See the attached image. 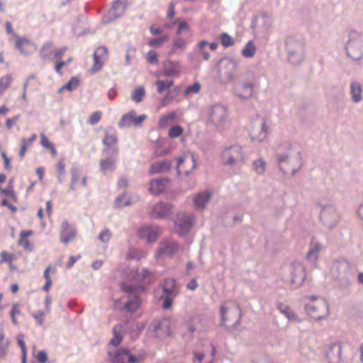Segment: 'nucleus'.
I'll return each instance as SVG.
<instances>
[{
    "label": "nucleus",
    "mask_w": 363,
    "mask_h": 363,
    "mask_svg": "<svg viewBox=\"0 0 363 363\" xmlns=\"http://www.w3.org/2000/svg\"><path fill=\"white\" fill-rule=\"evenodd\" d=\"M208 122L217 128H222L228 122V111L223 106L214 105L208 113Z\"/></svg>",
    "instance_id": "f257e3e1"
},
{
    "label": "nucleus",
    "mask_w": 363,
    "mask_h": 363,
    "mask_svg": "<svg viewBox=\"0 0 363 363\" xmlns=\"http://www.w3.org/2000/svg\"><path fill=\"white\" fill-rule=\"evenodd\" d=\"M196 166V158L191 152H185L177 159V170L179 174L188 175Z\"/></svg>",
    "instance_id": "f03ea898"
},
{
    "label": "nucleus",
    "mask_w": 363,
    "mask_h": 363,
    "mask_svg": "<svg viewBox=\"0 0 363 363\" xmlns=\"http://www.w3.org/2000/svg\"><path fill=\"white\" fill-rule=\"evenodd\" d=\"M173 80H162L157 79L155 82L157 92L162 94L164 91H168L167 93L162 98L160 101V106L165 107L172 104L176 99V95H174L169 91L170 87L173 86Z\"/></svg>",
    "instance_id": "7ed1b4c3"
},
{
    "label": "nucleus",
    "mask_w": 363,
    "mask_h": 363,
    "mask_svg": "<svg viewBox=\"0 0 363 363\" xmlns=\"http://www.w3.org/2000/svg\"><path fill=\"white\" fill-rule=\"evenodd\" d=\"M220 314L223 325H225V323L230 320L236 323L239 320L240 317V311L238 306L230 301L225 302L221 306Z\"/></svg>",
    "instance_id": "20e7f679"
},
{
    "label": "nucleus",
    "mask_w": 363,
    "mask_h": 363,
    "mask_svg": "<svg viewBox=\"0 0 363 363\" xmlns=\"http://www.w3.org/2000/svg\"><path fill=\"white\" fill-rule=\"evenodd\" d=\"M308 313L315 320H320L329 313V306L324 299L320 298L316 303H311L305 306Z\"/></svg>",
    "instance_id": "39448f33"
},
{
    "label": "nucleus",
    "mask_w": 363,
    "mask_h": 363,
    "mask_svg": "<svg viewBox=\"0 0 363 363\" xmlns=\"http://www.w3.org/2000/svg\"><path fill=\"white\" fill-rule=\"evenodd\" d=\"M146 118L147 116L145 114L136 116V112L131 110L122 116L118 122V126L121 128L140 127Z\"/></svg>",
    "instance_id": "423d86ee"
},
{
    "label": "nucleus",
    "mask_w": 363,
    "mask_h": 363,
    "mask_svg": "<svg viewBox=\"0 0 363 363\" xmlns=\"http://www.w3.org/2000/svg\"><path fill=\"white\" fill-rule=\"evenodd\" d=\"M59 235L60 241L64 245H67L69 242L76 239L77 231L73 225L69 224L67 220H64L60 225Z\"/></svg>",
    "instance_id": "0eeeda50"
},
{
    "label": "nucleus",
    "mask_w": 363,
    "mask_h": 363,
    "mask_svg": "<svg viewBox=\"0 0 363 363\" xmlns=\"http://www.w3.org/2000/svg\"><path fill=\"white\" fill-rule=\"evenodd\" d=\"M108 56V51L107 48L105 46L98 47L93 54L94 63L89 69V72L91 74H95L96 72L100 71L102 69L105 62L107 60Z\"/></svg>",
    "instance_id": "6e6552de"
},
{
    "label": "nucleus",
    "mask_w": 363,
    "mask_h": 363,
    "mask_svg": "<svg viewBox=\"0 0 363 363\" xmlns=\"http://www.w3.org/2000/svg\"><path fill=\"white\" fill-rule=\"evenodd\" d=\"M111 363H138L140 357H138L130 354L128 349H121L118 350L113 355L111 352L108 353Z\"/></svg>",
    "instance_id": "1a4fd4ad"
},
{
    "label": "nucleus",
    "mask_w": 363,
    "mask_h": 363,
    "mask_svg": "<svg viewBox=\"0 0 363 363\" xmlns=\"http://www.w3.org/2000/svg\"><path fill=\"white\" fill-rule=\"evenodd\" d=\"M219 75L225 82H231L233 80L234 74L236 70V65L230 60H221L220 61Z\"/></svg>",
    "instance_id": "9d476101"
},
{
    "label": "nucleus",
    "mask_w": 363,
    "mask_h": 363,
    "mask_svg": "<svg viewBox=\"0 0 363 363\" xmlns=\"http://www.w3.org/2000/svg\"><path fill=\"white\" fill-rule=\"evenodd\" d=\"M173 206L163 202L157 203L149 210L148 214L154 218H166L172 213Z\"/></svg>",
    "instance_id": "9b49d317"
},
{
    "label": "nucleus",
    "mask_w": 363,
    "mask_h": 363,
    "mask_svg": "<svg viewBox=\"0 0 363 363\" xmlns=\"http://www.w3.org/2000/svg\"><path fill=\"white\" fill-rule=\"evenodd\" d=\"M178 248L177 243L174 241H162L159 244L155 257L158 259L163 256H171L177 252Z\"/></svg>",
    "instance_id": "f8f14e48"
},
{
    "label": "nucleus",
    "mask_w": 363,
    "mask_h": 363,
    "mask_svg": "<svg viewBox=\"0 0 363 363\" xmlns=\"http://www.w3.org/2000/svg\"><path fill=\"white\" fill-rule=\"evenodd\" d=\"M242 151L239 145H233L223 152V160L225 164H232L242 158Z\"/></svg>",
    "instance_id": "ddd939ff"
},
{
    "label": "nucleus",
    "mask_w": 363,
    "mask_h": 363,
    "mask_svg": "<svg viewBox=\"0 0 363 363\" xmlns=\"http://www.w3.org/2000/svg\"><path fill=\"white\" fill-rule=\"evenodd\" d=\"M194 220L192 215H187L183 212L177 213L175 224L179 226L180 235L186 233L191 229Z\"/></svg>",
    "instance_id": "4468645a"
},
{
    "label": "nucleus",
    "mask_w": 363,
    "mask_h": 363,
    "mask_svg": "<svg viewBox=\"0 0 363 363\" xmlns=\"http://www.w3.org/2000/svg\"><path fill=\"white\" fill-rule=\"evenodd\" d=\"M208 325V320L203 316H194L190 318L186 323L187 330L193 333L194 332L204 331Z\"/></svg>",
    "instance_id": "2eb2a0df"
},
{
    "label": "nucleus",
    "mask_w": 363,
    "mask_h": 363,
    "mask_svg": "<svg viewBox=\"0 0 363 363\" xmlns=\"http://www.w3.org/2000/svg\"><path fill=\"white\" fill-rule=\"evenodd\" d=\"M160 233V230L156 226H143L138 230V237L140 239L145 240L148 242H155L157 239Z\"/></svg>",
    "instance_id": "dca6fc26"
},
{
    "label": "nucleus",
    "mask_w": 363,
    "mask_h": 363,
    "mask_svg": "<svg viewBox=\"0 0 363 363\" xmlns=\"http://www.w3.org/2000/svg\"><path fill=\"white\" fill-rule=\"evenodd\" d=\"M16 48L23 55H30L33 53L37 47L30 40L26 37H16L15 43Z\"/></svg>",
    "instance_id": "f3484780"
},
{
    "label": "nucleus",
    "mask_w": 363,
    "mask_h": 363,
    "mask_svg": "<svg viewBox=\"0 0 363 363\" xmlns=\"http://www.w3.org/2000/svg\"><path fill=\"white\" fill-rule=\"evenodd\" d=\"M267 124L264 120H262L257 125L252 126L250 130L251 139L258 142L263 141L267 138Z\"/></svg>",
    "instance_id": "a211bd4d"
},
{
    "label": "nucleus",
    "mask_w": 363,
    "mask_h": 363,
    "mask_svg": "<svg viewBox=\"0 0 363 363\" xmlns=\"http://www.w3.org/2000/svg\"><path fill=\"white\" fill-rule=\"evenodd\" d=\"M170 180L169 179H155L150 182L149 191L152 194L158 195L169 188Z\"/></svg>",
    "instance_id": "6ab92c4d"
},
{
    "label": "nucleus",
    "mask_w": 363,
    "mask_h": 363,
    "mask_svg": "<svg viewBox=\"0 0 363 363\" xmlns=\"http://www.w3.org/2000/svg\"><path fill=\"white\" fill-rule=\"evenodd\" d=\"M163 76L174 77L178 76L182 72V66L178 61L165 60L162 67Z\"/></svg>",
    "instance_id": "aec40b11"
},
{
    "label": "nucleus",
    "mask_w": 363,
    "mask_h": 363,
    "mask_svg": "<svg viewBox=\"0 0 363 363\" xmlns=\"http://www.w3.org/2000/svg\"><path fill=\"white\" fill-rule=\"evenodd\" d=\"M103 144L106 146V150L107 149L113 148V154L117 155L118 152V149L116 145L118 144V137L116 132L113 130H106L105 131V136L102 141Z\"/></svg>",
    "instance_id": "412c9836"
},
{
    "label": "nucleus",
    "mask_w": 363,
    "mask_h": 363,
    "mask_svg": "<svg viewBox=\"0 0 363 363\" xmlns=\"http://www.w3.org/2000/svg\"><path fill=\"white\" fill-rule=\"evenodd\" d=\"M291 282L296 286H300L305 279L304 267L301 264H294L291 267Z\"/></svg>",
    "instance_id": "4be33fe9"
},
{
    "label": "nucleus",
    "mask_w": 363,
    "mask_h": 363,
    "mask_svg": "<svg viewBox=\"0 0 363 363\" xmlns=\"http://www.w3.org/2000/svg\"><path fill=\"white\" fill-rule=\"evenodd\" d=\"M121 303L124 304L123 310L127 312L135 311L140 305L139 296H123L121 299Z\"/></svg>",
    "instance_id": "5701e85b"
},
{
    "label": "nucleus",
    "mask_w": 363,
    "mask_h": 363,
    "mask_svg": "<svg viewBox=\"0 0 363 363\" xmlns=\"http://www.w3.org/2000/svg\"><path fill=\"white\" fill-rule=\"evenodd\" d=\"M172 166V163L169 160H164L152 163L150 165L149 173L155 174L168 171Z\"/></svg>",
    "instance_id": "b1692460"
},
{
    "label": "nucleus",
    "mask_w": 363,
    "mask_h": 363,
    "mask_svg": "<svg viewBox=\"0 0 363 363\" xmlns=\"http://www.w3.org/2000/svg\"><path fill=\"white\" fill-rule=\"evenodd\" d=\"M126 9V4L124 0H115L109 10L110 16L118 18L122 16Z\"/></svg>",
    "instance_id": "393cba45"
},
{
    "label": "nucleus",
    "mask_w": 363,
    "mask_h": 363,
    "mask_svg": "<svg viewBox=\"0 0 363 363\" xmlns=\"http://www.w3.org/2000/svg\"><path fill=\"white\" fill-rule=\"evenodd\" d=\"M277 306L280 313L284 315L290 321L298 323L303 321V320L299 318L287 305L282 303H278Z\"/></svg>",
    "instance_id": "a878e982"
},
{
    "label": "nucleus",
    "mask_w": 363,
    "mask_h": 363,
    "mask_svg": "<svg viewBox=\"0 0 363 363\" xmlns=\"http://www.w3.org/2000/svg\"><path fill=\"white\" fill-rule=\"evenodd\" d=\"M162 288L163 292L167 295L178 294L179 292V286L176 283L175 279L172 278L165 279L162 284Z\"/></svg>",
    "instance_id": "bb28decb"
},
{
    "label": "nucleus",
    "mask_w": 363,
    "mask_h": 363,
    "mask_svg": "<svg viewBox=\"0 0 363 363\" xmlns=\"http://www.w3.org/2000/svg\"><path fill=\"white\" fill-rule=\"evenodd\" d=\"M138 280H139L142 284L147 285L155 282L157 279V276L155 272H150L147 269H143L140 274L138 275Z\"/></svg>",
    "instance_id": "cd10ccee"
},
{
    "label": "nucleus",
    "mask_w": 363,
    "mask_h": 363,
    "mask_svg": "<svg viewBox=\"0 0 363 363\" xmlns=\"http://www.w3.org/2000/svg\"><path fill=\"white\" fill-rule=\"evenodd\" d=\"M33 234V232L32 230L21 231L18 241V245L23 247L25 250L31 251L33 247L28 238L31 236Z\"/></svg>",
    "instance_id": "c85d7f7f"
},
{
    "label": "nucleus",
    "mask_w": 363,
    "mask_h": 363,
    "mask_svg": "<svg viewBox=\"0 0 363 363\" xmlns=\"http://www.w3.org/2000/svg\"><path fill=\"white\" fill-rule=\"evenodd\" d=\"M10 341L5 337L3 327L0 325V359L6 357Z\"/></svg>",
    "instance_id": "c756f323"
},
{
    "label": "nucleus",
    "mask_w": 363,
    "mask_h": 363,
    "mask_svg": "<svg viewBox=\"0 0 363 363\" xmlns=\"http://www.w3.org/2000/svg\"><path fill=\"white\" fill-rule=\"evenodd\" d=\"M210 194L207 192L200 193L194 198V203L196 208H203L206 204L209 201Z\"/></svg>",
    "instance_id": "7c9ffc66"
},
{
    "label": "nucleus",
    "mask_w": 363,
    "mask_h": 363,
    "mask_svg": "<svg viewBox=\"0 0 363 363\" xmlns=\"http://www.w3.org/2000/svg\"><path fill=\"white\" fill-rule=\"evenodd\" d=\"M40 145L46 150H49L51 156L55 157L57 155V151L55 148L54 144L48 139V138L44 134L41 133L40 135Z\"/></svg>",
    "instance_id": "2f4dec72"
},
{
    "label": "nucleus",
    "mask_w": 363,
    "mask_h": 363,
    "mask_svg": "<svg viewBox=\"0 0 363 363\" xmlns=\"http://www.w3.org/2000/svg\"><path fill=\"white\" fill-rule=\"evenodd\" d=\"M100 169L104 174L108 172H113L116 169V161L114 159L108 157L101 160L99 162Z\"/></svg>",
    "instance_id": "473e14b6"
},
{
    "label": "nucleus",
    "mask_w": 363,
    "mask_h": 363,
    "mask_svg": "<svg viewBox=\"0 0 363 363\" xmlns=\"http://www.w3.org/2000/svg\"><path fill=\"white\" fill-rule=\"evenodd\" d=\"M176 112L171 111L167 114L160 116L158 121V126L160 128H166L170 123L173 122L176 118Z\"/></svg>",
    "instance_id": "72a5a7b5"
},
{
    "label": "nucleus",
    "mask_w": 363,
    "mask_h": 363,
    "mask_svg": "<svg viewBox=\"0 0 363 363\" xmlns=\"http://www.w3.org/2000/svg\"><path fill=\"white\" fill-rule=\"evenodd\" d=\"M169 40L168 35H164L158 38H150L148 40L147 44L149 46L155 48H159Z\"/></svg>",
    "instance_id": "f704fd0d"
},
{
    "label": "nucleus",
    "mask_w": 363,
    "mask_h": 363,
    "mask_svg": "<svg viewBox=\"0 0 363 363\" xmlns=\"http://www.w3.org/2000/svg\"><path fill=\"white\" fill-rule=\"evenodd\" d=\"M123 326L121 324L116 325L113 329V337L110 340V344L116 347L122 341L123 337L121 335V331Z\"/></svg>",
    "instance_id": "c9c22d12"
},
{
    "label": "nucleus",
    "mask_w": 363,
    "mask_h": 363,
    "mask_svg": "<svg viewBox=\"0 0 363 363\" xmlns=\"http://www.w3.org/2000/svg\"><path fill=\"white\" fill-rule=\"evenodd\" d=\"M254 85L252 83H245L243 84L238 93V95L243 99H247L251 96L253 94Z\"/></svg>",
    "instance_id": "e433bc0d"
},
{
    "label": "nucleus",
    "mask_w": 363,
    "mask_h": 363,
    "mask_svg": "<svg viewBox=\"0 0 363 363\" xmlns=\"http://www.w3.org/2000/svg\"><path fill=\"white\" fill-rule=\"evenodd\" d=\"M189 43V40L181 37L174 38L172 41V52H174L178 50H184Z\"/></svg>",
    "instance_id": "4c0bfd02"
},
{
    "label": "nucleus",
    "mask_w": 363,
    "mask_h": 363,
    "mask_svg": "<svg viewBox=\"0 0 363 363\" xmlns=\"http://www.w3.org/2000/svg\"><path fill=\"white\" fill-rule=\"evenodd\" d=\"M13 77L11 74H6L0 78V96L11 86Z\"/></svg>",
    "instance_id": "58836bf2"
},
{
    "label": "nucleus",
    "mask_w": 363,
    "mask_h": 363,
    "mask_svg": "<svg viewBox=\"0 0 363 363\" xmlns=\"http://www.w3.org/2000/svg\"><path fill=\"white\" fill-rule=\"evenodd\" d=\"M145 95V88L143 86H139L137 89H135V90H133V91L132 92L131 99L135 102L140 103L143 100Z\"/></svg>",
    "instance_id": "ea45409f"
},
{
    "label": "nucleus",
    "mask_w": 363,
    "mask_h": 363,
    "mask_svg": "<svg viewBox=\"0 0 363 363\" xmlns=\"http://www.w3.org/2000/svg\"><path fill=\"white\" fill-rule=\"evenodd\" d=\"M255 46L252 41H249L242 50V55L245 57L251 58L255 54Z\"/></svg>",
    "instance_id": "a19ab883"
},
{
    "label": "nucleus",
    "mask_w": 363,
    "mask_h": 363,
    "mask_svg": "<svg viewBox=\"0 0 363 363\" xmlns=\"http://www.w3.org/2000/svg\"><path fill=\"white\" fill-rule=\"evenodd\" d=\"M351 93L352 99L355 102H358L362 99V87L357 83H352L351 84Z\"/></svg>",
    "instance_id": "79ce46f5"
},
{
    "label": "nucleus",
    "mask_w": 363,
    "mask_h": 363,
    "mask_svg": "<svg viewBox=\"0 0 363 363\" xmlns=\"http://www.w3.org/2000/svg\"><path fill=\"white\" fill-rule=\"evenodd\" d=\"M321 250V245L318 242H312L310 247V250L307 254L308 258H313L316 261L318 258V253Z\"/></svg>",
    "instance_id": "37998d69"
},
{
    "label": "nucleus",
    "mask_w": 363,
    "mask_h": 363,
    "mask_svg": "<svg viewBox=\"0 0 363 363\" xmlns=\"http://www.w3.org/2000/svg\"><path fill=\"white\" fill-rule=\"evenodd\" d=\"M176 23L178 25V28L177 30V35L181 34L184 31L190 33V27L185 21H184L182 19H177L175 21H174V23H173V24H176Z\"/></svg>",
    "instance_id": "c03bdc74"
},
{
    "label": "nucleus",
    "mask_w": 363,
    "mask_h": 363,
    "mask_svg": "<svg viewBox=\"0 0 363 363\" xmlns=\"http://www.w3.org/2000/svg\"><path fill=\"white\" fill-rule=\"evenodd\" d=\"M79 84V80L78 78L76 77H72L70 80L60 89V91L63 89H67L69 91L74 90L77 88Z\"/></svg>",
    "instance_id": "a18cd8bd"
},
{
    "label": "nucleus",
    "mask_w": 363,
    "mask_h": 363,
    "mask_svg": "<svg viewBox=\"0 0 363 363\" xmlns=\"http://www.w3.org/2000/svg\"><path fill=\"white\" fill-rule=\"evenodd\" d=\"M184 128L179 125L172 126L168 131V136L171 138H176L182 135Z\"/></svg>",
    "instance_id": "49530a36"
},
{
    "label": "nucleus",
    "mask_w": 363,
    "mask_h": 363,
    "mask_svg": "<svg viewBox=\"0 0 363 363\" xmlns=\"http://www.w3.org/2000/svg\"><path fill=\"white\" fill-rule=\"evenodd\" d=\"M130 204V201H129V199L127 197L126 194H121L115 200V205L117 208H121Z\"/></svg>",
    "instance_id": "de8ad7c7"
},
{
    "label": "nucleus",
    "mask_w": 363,
    "mask_h": 363,
    "mask_svg": "<svg viewBox=\"0 0 363 363\" xmlns=\"http://www.w3.org/2000/svg\"><path fill=\"white\" fill-rule=\"evenodd\" d=\"M52 270V267L51 266H48L45 270L44 271V273H43V276L46 280L44 286H43V289L45 291H48L49 288L50 287L51 284H52V280H51V278L50 277V272ZM53 271H55V269L53 268L52 269Z\"/></svg>",
    "instance_id": "09e8293b"
},
{
    "label": "nucleus",
    "mask_w": 363,
    "mask_h": 363,
    "mask_svg": "<svg viewBox=\"0 0 363 363\" xmlns=\"http://www.w3.org/2000/svg\"><path fill=\"white\" fill-rule=\"evenodd\" d=\"M220 43L223 47H230L234 44L233 38L230 36L227 33H223L220 36Z\"/></svg>",
    "instance_id": "8fccbe9b"
},
{
    "label": "nucleus",
    "mask_w": 363,
    "mask_h": 363,
    "mask_svg": "<svg viewBox=\"0 0 363 363\" xmlns=\"http://www.w3.org/2000/svg\"><path fill=\"white\" fill-rule=\"evenodd\" d=\"M201 90V84L196 82L191 85L188 86L185 91L184 95L188 96L190 94H198Z\"/></svg>",
    "instance_id": "3c124183"
},
{
    "label": "nucleus",
    "mask_w": 363,
    "mask_h": 363,
    "mask_svg": "<svg viewBox=\"0 0 363 363\" xmlns=\"http://www.w3.org/2000/svg\"><path fill=\"white\" fill-rule=\"evenodd\" d=\"M55 168L59 174V179L61 182L65 173V163L63 158H60L58 160Z\"/></svg>",
    "instance_id": "603ef678"
},
{
    "label": "nucleus",
    "mask_w": 363,
    "mask_h": 363,
    "mask_svg": "<svg viewBox=\"0 0 363 363\" xmlns=\"http://www.w3.org/2000/svg\"><path fill=\"white\" fill-rule=\"evenodd\" d=\"M253 165L255 170L257 174H262L264 172L266 163L262 160H255L253 162Z\"/></svg>",
    "instance_id": "864d4df0"
},
{
    "label": "nucleus",
    "mask_w": 363,
    "mask_h": 363,
    "mask_svg": "<svg viewBox=\"0 0 363 363\" xmlns=\"http://www.w3.org/2000/svg\"><path fill=\"white\" fill-rule=\"evenodd\" d=\"M102 113L100 111L93 112L88 118V123L91 125L98 123L101 119Z\"/></svg>",
    "instance_id": "5fc2aeb1"
},
{
    "label": "nucleus",
    "mask_w": 363,
    "mask_h": 363,
    "mask_svg": "<svg viewBox=\"0 0 363 363\" xmlns=\"http://www.w3.org/2000/svg\"><path fill=\"white\" fill-rule=\"evenodd\" d=\"M146 60L150 65H157L159 62L158 55L155 51L150 50L147 53Z\"/></svg>",
    "instance_id": "6e6d98bb"
},
{
    "label": "nucleus",
    "mask_w": 363,
    "mask_h": 363,
    "mask_svg": "<svg viewBox=\"0 0 363 363\" xmlns=\"http://www.w3.org/2000/svg\"><path fill=\"white\" fill-rule=\"evenodd\" d=\"M121 288L122 292H123V293L131 294V293H138V292L142 291V290H138L136 287L133 286L131 284L127 285L125 282H122L121 284Z\"/></svg>",
    "instance_id": "4d7b16f0"
},
{
    "label": "nucleus",
    "mask_w": 363,
    "mask_h": 363,
    "mask_svg": "<svg viewBox=\"0 0 363 363\" xmlns=\"http://www.w3.org/2000/svg\"><path fill=\"white\" fill-rule=\"evenodd\" d=\"M128 257L130 259L140 260L145 257V253L140 250H133L129 252Z\"/></svg>",
    "instance_id": "13d9d810"
},
{
    "label": "nucleus",
    "mask_w": 363,
    "mask_h": 363,
    "mask_svg": "<svg viewBox=\"0 0 363 363\" xmlns=\"http://www.w3.org/2000/svg\"><path fill=\"white\" fill-rule=\"evenodd\" d=\"M1 193L8 197H9L11 199H12L14 202L17 201V196L13 190V187H8L7 189H4V190H1Z\"/></svg>",
    "instance_id": "bf43d9fd"
},
{
    "label": "nucleus",
    "mask_w": 363,
    "mask_h": 363,
    "mask_svg": "<svg viewBox=\"0 0 363 363\" xmlns=\"http://www.w3.org/2000/svg\"><path fill=\"white\" fill-rule=\"evenodd\" d=\"M355 45L353 43L350 42L347 46V52L348 55L354 60H358L361 57V54L354 53Z\"/></svg>",
    "instance_id": "052dcab7"
},
{
    "label": "nucleus",
    "mask_w": 363,
    "mask_h": 363,
    "mask_svg": "<svg viewBox=\"0 0 363 363\" xmlns=\"http://www.w3.org/2000/svg\"><path fill=\"white\" fill-rule=\"evenodd\" d=\"M112 237V233L108 229L102 230L99 235V239L102 242H108Z\"/></svg>",
    "instance_id": "680f3d73"
},
{
    "label": "nucleus",
    "mask_w": 363,
    "mask_h": 363,
    "mask_svg": "<svg viewBox=\"0 0 363 363\" xmlns=\"http://www.w3.org/2000/svg\"><path fill=\"white\" fill-rule=\"evenodd\" d=\"M30 145H30L26 141L25 138L21 139V145L19 151V156L21 159H23L25 157L27 150Z\"/></svg>",
    "instance_id": "e2e57ef3"
},
{
    "label": "nucleus",
    "mask_w": 363,
    "mask_h": 363,
    "mask_svg": "<svg viewBox=\"0 0 363 363\" xmlns=\"http://www.w3.org/2000/svg\"><path fill=\"white\" fill-rule=\"evenodd\" d=\"M1 256V260L0 263L2 262H7V263H11L13 260V255L11 253H9L6 251H3L0 253Z\"/></svg>",
    "instance_id": "0e129e2a"
},
{
    "label": "nucleus",
    "mask_w": 363,
    "mask_h": 363,
    "mask_svg": "<svg viewBox=\"0 0 363 363\" xmlns=\"http://www.w3.org/2000/svg\"><path fill=\"white\" fill-rule=\"evenodd\" d=\"M44 315H45V313L42 311H38L32 313L33 318L35 320V321L37 322V323L39 325H42L43 324Z\"/></svg>",
    "instance_id": "69168bd1"
},
{
    "label": "nucleus",
    "mask_w": 363,
    "mask_h": 363,
    "mask_svg": "<svg viewBox=\"0 0 363 363\" xmlns=\"http://www.w3.org/2000/svg\"><path fill=\"white\" fill-rule=\"evenodd\" d=\"M16 339L18 345L21 350V353L26 352V347L24 342V335L23 334H18Z\"/></svg>",
    "instance_id": "338daca9"
},
{
    "label": "nucleus",
    "mask_w": 363,
    "mask_h": 363,
    "mask_svg": "<svg viewBox=\"0 0 363 363\" xmlns=\"http://www.w3.org/2000/svg\"><path fill=\"white\" fill-rule=\"evenodd\" d=\"M36 359L39 363H46L48 361V355L43 350L38 352L36 355Z\"/></svg>",
    "instance_id": "774afa93"
}]
</instances>
